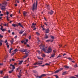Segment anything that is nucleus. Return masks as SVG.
Segmentation results:
<instances>
[{"mask_svg":"<svg viewBox=\"0 0 78 78\" xmlns=\"http://www.w3.org/2000/svg\"><path fill=\"white\" fill-rule=\"evenodd\" d=\"M40 47L41 49H42V50H43V51H44V52L45 53H51V48H48V50H47V49L45 48H47V47H45V45L42 44H41Z\"/></svg>","mask_w":78,"mask_h":78,"instance_id":"f257e3e1","label":"nucleus"},{"mask_svg":"<svg viewBox=\"0 0 78 78\" xmlns=\"http://www.w3.org/2000/svg\"><path fill=\"white\" fill-rule=\"evenodd\" d=\"M37 1L36 3L34 2L33 5V7L32 9V11H34V10H36L37 9Z\"/></svg>","mask_w":78,"mask_h":78,"instance_id":"f03ea898","label":"nucleus"},{"mask_svg":"<svg viewBox=\"0 0 78 78\" xmlns=\"http://www.w3.org/2000/svg\"><path fill=\"white\" fill-rule=\"evenodd\" d=\"M0 6L1 7H3L1 8V9L2 11H5V10L6 9L5 8L6 6L5 5V4L3 3H2V4L0 3Z\"/></svg>","mask_w":78,"mask_h":78,"instance_id":"7ed1b4c3","label":"nucleus"},{"mask_svg":"<svg viewBox=\"0 0 78 78\" xmlns=\"http://www.w3.org/2000/svg\"><path fill=\"white\" fill-rule=\"evenodd\" d=\"M46 74H42L41 75V76H37L36 78H42V76H46Z\"/></svg>","mask_w":78,"mask_h":78,"instance_id":"20e7f679","label":"nucleus"},{"mask_svg":"<svg viewBox=\"0 0 78 78\" xmlns=\"http://www.w3.org/2000/svg\"><path fill=\"white\" fill-rule=\"evenodd\" d=\"M20 51H21V52H25L26 51H27V49H21L20 50Z\"/></svg>","mask_w":78,"mask_h":78,"instance_id":"39448f33","label":"nucleus"},{"mask_svg":"<svg viewBox=\"0 0 78 78\" xmlns=\"http://www.w3.org/2000/svg\"><path fill=\"white\" fill-rule=\"evenodd\" d=\"M48 14H49L50 15H52V14H53V11H52V10H51V11L50 12H48Z\"/></svg>","mask_w":78,"mask_h":78,"instance_id":"423d86ee","label":"nucleus"},{"mask_svg":"<svg viewBox=\"0 0 78 78\" xmlns=\"http://www.w3.org/2000/svg\"><path fill=\"white\" fill-rule=\"evenodd\" d=\"M46 33H48L49 32V28H47L45 29Z\"/></svg>","mask_w":78,"mask_h":78,"instance_id":"0eeeda50","label":"nucleus"},{"mask_svg":"<svg viewBox=\"0 0 78 78\" xmlns=\"http://www.w3.org/2000/svg\"><path fill=\"white\" fill-rule=\"evenodd\" d=\"M18 24L19 26H20V27H22L23 28V26L20 23H19Z\"/></svg>","mask_w":78,"mask_h":78,"instance_id":"6e6552de","label":"nucleus"},{"mask_svg":"<svg viewBox=\"0 0 78 78\" xmlns=\"http://www.w3.org/2000/svg\"><path fill=\"white\" fill-rule=\"evenodd\" d=\"M10 66H12V70H14V69H15V66H14V65H12V64H11Z\"/></svg>","mask_w":78,"mask_h":78,"instance_id":"1a4fd4ad","label":"nucleus"},{"mask_svg":"<svg viewBox=\"0 0 78 78\" xmlns=\"http://www.w3.org/2000/svg\"><path fill=\"white\" fill-rule=\"evenodd\" d=\"M44 38L45 39H47L48 38V35L47 34H45V36H44Z\"/></svg>","mask_w":78,"mask_h":78,"instance_id":"9d476101","label":"nucleus"},{"mask_svg":"<svg viewBox=\"0 0 78 78\" xmlns=\"http://www.w3.org/2000/svg\"><path fill=\"white\" fill-rule=\"evenodd\" d=\"M12 26L13 27H18V26L17 25V24H12Z\"/></svg>","mask_w":78,"mask_h":78,"instance_id":"9b49d317","label":"nucleus"},{"mask_svg":"<svg viewBox=\"0 0 78 78\" xmlns=\"http://www.w3.org/2000/svg\"><path fill=\"white\" fill-rule=\"evenodd\" d=\"M23 62V60L20 61L19 64H22V62Z\"/></svg>","mask_w":78,"mask_h":78,"instance_id":"f8f14e48","label":"nucleus"},{"mask_svg":"<svg viewBox=\"0 0 78 78\" xmlns=\"http://www.w3.org/2000/svg\"><path fill=\"white\" fill-rule=\"evenodd\" d=\"M28 55L26 54V55L24 57L22 58V59H23L24 58H27V56H28Z\"/></svg>","mask_w":78,"mask_h":78,"instance_id":"ddd939ff","label":"nucleus"},{"mask_svg":"<svg viewBox=\"0 0 78 78\" xmlns=\"http://www.w3.org/2000/svg\"><path fill=\"white\" fill-rule=\"evenodd\" d=\"M55 56V54L54 53L53 54L51 55V57H52V58H54Z\"/></svg>","mask_w":78,"mask_h":78,"instance_id":"4468645a","label":"nucleus"},{"mask_svg":"<svg viewBox=\"0 0 78 78\" xmlns=\"http://www.w3.org/2000/svg\"><path fill=\"white\" fill-rule=\"evenodd\" d=\"M25 54H27V55H28V53H29L30 52V51H25Z\"/></svg>","mask_w":78,"mask_h":78,"instance_id":"2eb2a0df","label":"nucleus"},{"mask_svg":"<svg viewBox=\"0 0 78 78\" xmlns=\"http://www.w3.org/2000/svg\"><path fill=\"white\" fill-rule=\"evenodd\" d=\"M33 72L34 73H37V72L36 70H34Z\"/></svg>","mask_w":78,"mask_h":78,"instance_id":"dca6fc26","label":"nucleus"},{"mask_svg":"<svg viewBox=\"0 0 78 78\" xmlns=\"http://www.w3.org/2000/svg\"><path fill=\"white\" fill-rule=\"evenodd\" d=\"M24 31L23 30H21L20 32H19V33L20 34H22L23 33Z\"/></svg>","mask_w":78,"mask_h":78,"instance_id":"f3484780","label":"nucleus"},{"mask_svg":"<svg viewBox=\"0 0 78 78\" xmlns=\"http://www.w3.org/2000/svg\"><path fill=\"white\" fill-rule=\"evenodd\" d=\"M10 42L11 43V44H13V42H14V39H12L10 41Z\"/></svg>","mask_w":78,"mask_h":78,"instance_id":"a211bd4d","label":"nucleus"},{"mask_svg":"<svg viewBox=\"0 0 78 78\" xmlns=\"http://www.w3.org/2000/svg\"><path fill=\"white\" fill-rule=\"evenodd\" d=\"M59 72V69L56 70V71H55L54 73H58V72Z\"/></svg>","mask_w":78,"mask_h":78,"instance_id":"6ab92c4d","label":"nucleus"},{"mask_svg":"<svg viewBox=\"0 0 78 78\" xmlns=\"http://www.w3.org/2000/svg\"><path fill=\"white\" fill-rule=\"evenodd\" d=\"M27 13L26 12H23V15L24 16H26V14H27Z\"/></svg>","mask_w":78,"mask_h":78,"instance_id":"aec40b11","label":"nucleus"},{"mask_svg":"<svg viewBox=\"0 0 78 78\" xmlns=\"http://www.w3.org/2000/svg\"><path fill=\"white\" fill-rule=\"evenodd\" d=\"M13 71H14V70L12 69V70H11V71H9V73H12V72H13Z\"/></svg>","mask_w":78,"mask_h":78,"instance_id":"412c9836","label":"nucleus"},{"mask_svg":"<svg viewBox=\"0 0 78 78\" xmlns=\"http://www.w3.org/2000/svg\"><path fill=\"white\" fill-rule=\"evenodd\" d=\"M64 67H65V68H66V69H69V67L67 66H64Z\"/></svg>","mask_w":78,"mask_h":78,"instance_id":"4be33fe9","label":"nucleus"},{"mask_svg":"<svg viewBox=\"0 0 78 78\" xmlns=\"http://www.w3.org/2000/svg\"><path fill=\"white\" fill-rule=\"evenodd\" d=\"M48 22H44V25H46V26H47L48 25Z\"/></svg>","mask_w":78,"mask_h":78,"instance_id":"5701e85b","label":"nucleus"},{"mask_svg":"<svg viewBox=\"0 0 78 78\" xmlns=\"http://www.w3.org/2000/svg\"><path fill=\"white\" fill-rule=\"evenodd\" d=\"M66 73H67V71H65L64 72H63L62 75H65V74H66Z\"/></svg>","mask_w":78,"mask_h":78,"instance_id":"b1692460","label":"nucleus"},{"mask_svg":"<svg viewBox=\"0 0 78 78\" xmlns=\"http://www.w3.org/2000/svg\"><path fill=\"white\" fill-rule=\"evenodd\" d=\"M3 3L4 4V6H5V5H7V2L6 1H5L4 3Z\"/></svg>","mask_w":78,"mask_h":78,"instance_id":"393cba45","label":"nucleus"},{"mask_svg":"<svg viewBox=\"0 0 78 78\" xmlns=\"http://www.w3.org/2000/svg\"><path fill=\"white\" fill-rule=\"evenodd\" d=\"M74 67L75 68H76V67H78V65H77V64H75V65L74 66Z\"/></svg>","mask_w":78,"mask_h":78,"instance_id":"a878e982","label":"nucleus"},{"mask_svg":"<svg viewBox=\"0 0 78 78\" xmlns=\"http://www.w3.org/2000/svg\"><path fill=\"white\" fill-rule=\"evenodd\" d=\"M21 74H19V75H17V76H18V78H20V77H21Z\"/></svg>","mask_w":78,"mask_h":78,"instance_id":"bb28decb","label":"nucleus"},{"mask_svg":"<svg viewBox=\"0 0 78 78\" xmlns=\"http://www.w3.org/2000/svg\"><path fill=\"white\" fill-rule=\"evenodd\" d=\"M66 58V59H69V60H72V58H70V57H68V58Z\"/></svg>","mask_w":78,"mask_h":78,"instance_id":"cd10ccee","label":"nucleus"},{"mask_svg":"<svg viewBox=\"0 0 78 78\" xmlns=\"http://www.w3.org/2000/svg\"><path fill=\"white\" fill-rule=\"evenodd\" d=\"M12 49H13V48H10V51H9V53H11V50H12Z\"/></svg>","mask_w":78,"mask_h":78,"instance_id":"c85d7f7f","label":"nucleus"},{"mask_svg":"<svg viewBox=\"0 0 78 78\" xmlns=\"http://www.w3.org/2000/svg\"><path fill=\"white\" fill-rule=\"evenodd\" d=\"M51 39H55V37L54 36H51Z\"/></svg>","mask_w":78,"mask_h":78,"instance_id":"c756f323","label":"nucleus"},{"mask_svg":"<svg viewBox=\"0 0 78 78\" xmlns=\"http://www.w3.org/2000/svg\"><path fill=\"white\" fill-rule=\"evenodd\" d=\"M41 64H42V63H39V62H38L37 65H41Z\"/></svg>","mask_w":78,"mask_h":78,"instance_id":"7c9ffc66","label":"nucleus"},{"mask_svg":"<svg viewBox=\"0 0 78 78\" xmlns=\"http://www.w3.org/2000/svg\"><path fill=\"white\" fill-rule=\"evenodd\" d=\"M36 34H37V35H40V34H39V33L37 32H36Z\"/></svg>","mask_w":78,"mask_h":78,"instance_id":"2f4dec72","label":"nucleus"},{"mask_svg":"<svg viewBox=\"0 0 78 78\" xmlns=\"http://www.w3.org/2000/svg\"><path fill=\"white\" fill-rule=\"evenodd\" d=\"M1 30H2V31H3V32H4L5 31V30L3 29H1Z\"/></svg>","mask_w":78,"mask_h":78,"instance_id":"473e14b6","label":"nucleus"},{"mask_svg":"<svg viewBox=\"0 0 78 78\" xmlns=\"http://www.w3.org/2000/svg\"><path fill=\"white\" fill-rule=\"evenodd\" d=\"M21 73H22V72H21V70H20V73H19V74L21 75Z\"/></svg>","mask_w":78,"mask_h":78,"instance_id":"72a5a7b5","label":"nucleus"},{"mask_svg":"<svg viewBox=\"0 0 78 78\" xmlns=\"http://www.w3.org/2000/svg\"><path fill=\"white\" fill-rule=\"evenodd\" d=\"M9 12H8V11H7L6 12V15H7V16H8V15L9 14Z\"/></svg>","mask_w":78,"mask_h":78,"instance_id":"f704fd0d","label":"nucleus"},{"mask_svg":"<svg viewBox=\"0 0 78 78\" xmlns=\"http://www.w3.org/2000/svg\"><path fill=\"white\" fill-rule=\"evenodd\" d=\"M16 52H13L12 54V56H13V55H14V54H15V53H16Z\"/></svg>","mask_w":78,"mask_h":78,"instance_id":"c9c22d12","label":"nucleus"},{"mask_svg":"<svg viewBox=\"0 0 78 78\" xmlns=\"http://www.w3.org/2000/svg\"><path fill=\"white\" fill-rule=\"evenodd\" d=\"M69 78H76V77H74L73 76H72L70 77Z\"/></svg>","mask_w":78,"mask_h":78,"instance_id":"e433bc0d","label":"nucleus"},{"mask_svg":"<svg viewBox=\"0 0 78 78\" xmlns=\"http://www.w3.org/2000/svg\"><path fill=\"white\" fill-rule=\"evenodd\" d=\"M54 76H55V77L56 78H59V77H58V76L56 75H54Z\"/></svg>","mask_w":78,"mask_h":78,"instance_id":"4c0bfd02","label":"nucleus"},{"mask_svg":"<svg viewBox=\"0 0 78 78\" xmlns=\"http://www.w3.org/2000/svg\"><path fill=\"white\" fill-rule=\"evenodd\" d=\"M17 49H16L14 50L13 51H15V52H16H16H17Z\"/></svg>","mask_w":78,"mask_h":78,"instance_id":"58836bf2","label":"nucleus"},{"mask_svg":"<svg viewBox=\"0 0 78 78\" xmlns=\"http://www.w3.org/2000/svg\"><path fill=\"white\" fill-rule=\"evenodd\" d=\"M0 73L2 74H3V71H0Z\"/></svg>","mask_w":78,"mask_h":78,"instance_id":"ea45409f","label":"nucleus"},{"mask_svg":"<svg viewBox=\"0 0 78 78\" xmlns=\"http://www.w3.org/2000/svg\"><path fill=\"white\" fill-rule=\"evenodd\" d=\"M32 25H34V26L36 25V23H32Z\"/></svg>","mask_w":78,"mask_h":78,"instance_id":"a19ab883","label":"nucleus"},{"mask_svg":"<svg viewBox=\"0 0 78 78\" xmlns=\"http://www.w3.org/2000/svg\"><path fill=\"white\" fill-rule=\"evenodd\" d=\"M50 40H48L46 41V42H50Z\"/></svg>","mask_w":78,"mask_h":78,"instance_id":"79ce46f5","label":"nucleus"},{"mask_svg":"<svg viewBox=\"0 0 78 78\" xmlns=\"http://www.w3.org/2000/svg\"><path fill=\"white\" fill-rule=\"evenodd\" d=\"M37 64H38V62H36V63H34V65L35 66H36V65H37Z\"/></svg>","mask_w":78,"mask_h":78,"instance_id":"37998d69","label":"nucleus"},{"mask_svg":"<svg viewBox=\"0 0 78 78\" xmlns=\"http://www.w3.org/2000/svg\"><path fill=\"white\" fill-rule=\"evenodd\" d=\"M47 9H49V8H50V6L48 5H47Z\"/></svg>","mask_w":78,"mask_h":78,"instance_id":"c03bdc74","label":"nucleus"},{"mask_svg":"<svg viewBox=\"0 0 78 78\" xmlns=\"http://www.w3.org/2000/svg\"><path fill=\"white\" fill-rule=\"evenodd\" d=\"M0 37H1V38L3 37V36L2 35H1V34H0Z\"/></svg>","mask_w":78,"mask_h":78,"instance_id":"a18cd8bd","label":"nucleus"},{"mask_svg":"<svg viewBox=\"0 0 78 78\" xmlns=\"http://www.w3.org/2000/svg\"><path fill=\"white\" fill-rule=\"evenodd\" d=\"M62 69H63V68H60V69H58L59 70V71H61V70H62Z\"/></svg>","mask_w":78,"mask_h":78,"instance_id":"49530a36","label":"nucleus"},{"mask_svg":"<svg viewBox=\"0 0 78 78\" xmlns=\"http://www.w3.org/2000/svg\"><path fill=\"white\" fill-rule=\"evenodd\" d=\"M45 66V65H39L38 66H41V67H44V66Z\"/></svg>","mask_w":78,"mask_h":78,"instance_id":"de8ad7c7","label":"nucleus"},{"mask_svg":"<svg viewBox=\"0 0 78 78\" xmlns=\"http://www.w3.org/2000/svg\"><path fill=\"white\" fill-rule=\"evenodd\" d=\"M3 78H8V76H5Z\"/></svg>","mask_w":78,"mask_h":78,"instance_id":"09e8293b","label":"nucleus"},{"mask_svg":"<svg viewBox=\"0 0 78 78\" xmlns=\"http://www.w3.org/2000/svg\"><path fill=\"white\" fill-rule=\"evenodd\" d=\"M31 28H34V27H35V25H33V26H31Z\"/></svg>","mask_w":78,"mask_h":78,"instance_id":"8fccbe9b","label":"nucleus"},{"mask_svg":"<svg viewBox=\"0 0 78 78\" xmlns=\"http://www.w3.org/2000/svg\"><path fill=\"white\" fill-rule=\"evenodd\" d=\"M2 42H0V46H2Z\"/></svg>","mask_w":78,"mask_h":78,"instance_id":"3c124183","label":"nucleus"},{"mask_svg":"<svg viewBox=\"0 0 78 78\" xmlns=\"http://www.w3.org/2000/svg\"><path fill=\"white\" fill-rule=\"evenodd\" d=\"M37 57L38 58V59H41V58L39 57L38 56H37Z\"/></svg>","mask_w":78,"mask_h":78,"instance_id":"603ef678","label":"nucleus"},{"mask_svg":"<svg viewBox=\"0 0 78 78\" xmlns=\"http://www.w3.org/2000/svg\"><path fill=\"white\" fill-rule=\"evenodd\" d=\"M3 26H1V28H0V30H1V29H3Z\"/></svg>","mask_w":78,"mask_h":78,"instance_id":"864d4df0","label":"nucleus"},{"mask_svg":"<svg viewBox=\"0 0 78 78\" xmlns=\"http://www.w3.org/2000/svg\"><path fill=\"white\" fill-rule=\"evenodd\" d=\"M61 55H58L57 57V58H61Z\"/></svg>","mask_w":78,"mask_h":78,"instance_id":"5fc2aeb1","label":"nucleus"},{"mask_svg":"<svg viewBox=\"0 0 78 78\" xmlns=\"http://www.w3.org/2000/svg\"><path fill=\"white\" fill-rule=\"evenodd\" d=\"M31 38V36H30L29 37V39H30Z\"/></svg>","mask_w":78,"mask_h":78,"instance_id":"6e6d98bb","label":"nucleus"},{"mask_svg":"<svg viewBox=\"0 0 78 78\" xmlns=\"http://www.w3.org/2000/svg\"><path fill=\"white\" fill-rule=\"evenodd\" d=\"M45 66H48V65H50V64L48 63H46L45 64Z\"/></svg>","mask_w":78,"mask_h":78,"instance_id":"4d7b16f0","label":"nucleus"},{"mask_svg":"<svg viewBox=\"0 0 78 78\" xmlns=\"http://www.w3.org/2000/svg\"><path fill=\"white\" fill-rule=\"evenodd\" d=\"M8 42V41H7V40H6L5 41V43H6V42Z\"/></svg>","mask_w":78,"mask_h":78,"instance_id":"13d9d810","label":"nucleus"},{"mask_svg":"<svg viewBox=\"0 0 78 78\" xmlns=\"http://www.w3.org/2000/svg\"><path fill=\"white\" fill-rule=\"evenodd\" d=\"M43 57H45V54H43Z\"/></svg>","mask_w":78,"mask_h":78,"instance_id":"bf43d9fd","label":"nucleus"},{"mask_svg":"<svg viewBox=\"0 0 78 78\" xmlns=\"http://www.w3.org/2000/svg\"><path fill=\"white\" fill-rule=\"evenodd\" d=\"M3 42V41L2 40H0V42Z\"/></svg>","mask_w":78,"mask_h":78,"instance_id":"052dcab7","label":"nucleus"},{"mask_svg":"<svg viewBox=\"0 0 78 78\" xmlns=\"http://www.w3.org/2000/svg\"><path fill=\"white\" fill-rule=\"evenodd\" d=\"M12 61H15V59H14L13 58H12Z\"/></svg>","mask_w":78,"mask_h":78,"instance_id":"680f3d73","label":"nucleus"},{"mask_svg":"<svg viewBox=\"0 0 78 78\" xmlns=\"http://www.w3.org/2000/svg\"><path fill=\"white\" fill-rule=\"evenodd\" d=\"M27 47H30V45L28 44H27Z\"/></svg>","mask_w":78,"mask_h":78,"instance_id":"e2e57ef3","label":"nucleus"},{"mask_svg":"<svg viewBox=\"0 0 78 78\" xmlns=\"http://www.w3.org/2000/svg\"><path fill=\"white\" fill-rule=\"evenodd\" d=\"M38 53H39V54H41V52H40V51H38Z\"/></svg>","mask_w":78,"mask_h":78,"instance_id":"0e129e2a","label":"nucleus"},{"mask_svg":"<svg viewBox=\"0 0 78 78\" xmlns=\"http://www.w3.org/2000/svg\"><path fill=\"white\" fill-rule=\"evenodd\" d=\"M9 43H8L7 42L6 43V45H8Z\"/></svg>","mask_w":78,"mask_h":78,"instance_id":"69168bd1","label":"nucleus"},{"mask_svg":"<svg viewBox=\"0 0 78 78\" xmlns=\"http://www.w3.org/2000/svg\"><path fill=\"white\" fill-rule=\"evenodd\" d=\"M21 43H22V44H23V42H24V41H21Z\"/></svg>","mask_w":78,"mask_h":78,"instance_id":"338daca9","label":"nucleus"},{"mask_svg":"<svg viewBox=\"0 0 78 78\" xmlns=\"http://www.w3.org/2000/svg\"><path fill=\"white\" fill-rule=\"evenodd\" d=\"M3 16V14H0V16Z\"/></svg>","mask_w":78,"mask_h":78,"instance_id":"774afa93","label":"nucleus"}]
</instances>
